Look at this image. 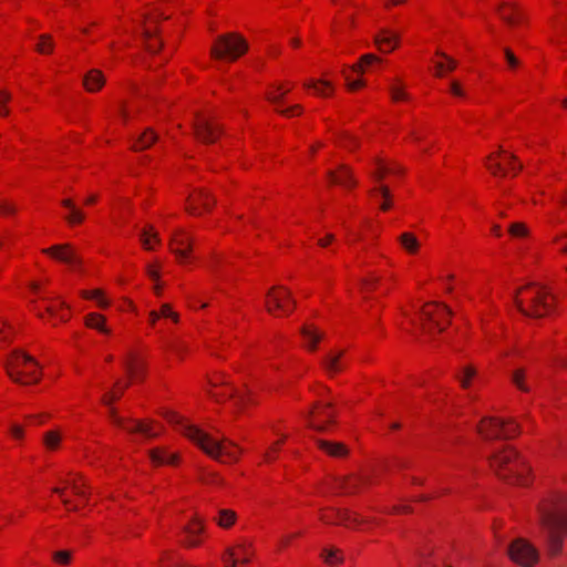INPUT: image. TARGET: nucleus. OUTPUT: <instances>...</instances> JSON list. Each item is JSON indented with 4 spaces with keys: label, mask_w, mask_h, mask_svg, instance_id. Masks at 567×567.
I'll return each instance as SVG.
<instances>
[{
    "label": "nucleus",
    "mask_w": 567,
    "mask_h": 567,
    "mask_svg": "<svg viewBox=\"0 0 567 567\" xmlns=\"http://www.w3.org/2000/svg\"><path fill=\"white\" fill-rule=\"evenodd\" d=\"M205 532L203 522L198 517L192 518L184 527L181 542L188 548L198 547L204 543Z\"/></svg>",
    "instance_id": "nucleus-28"
},
{
    "label": "nucleus",
    "mask_w": 567,
    "mask_h": 567,
    "mask_svg": "<svg viewBox=\"0 0 567 567\" xmlns=\"http://www.w3.org/2000/svg\"><path fill=\"white\" fill-rule=\"evenodd\" d=\"M400 247L410 256H416L421 250V241L412 231H404L398 237Z\"/></svg>",
    "instance_id": "nucleus-43"
},
{
    "label": "nucleus",
    "mask_w": 567,
    "mask_h": 567,
    "mask_svg": "<svg viewBox=\"0 0 567 567\" xmlns=\"http://www.w3.org/2000/svg\"><path fill=\"white\" fill-rule=\"evenodd\" d=\"M236 518L237 515L233 509H220L215 520L221 528H229L235 524Z\"/></svg>",
    "instance_id": "nucleus-58"
},
{
    "label": "nucleus",
    "mask_w": 567,
    "mask_h": 567,
    "mask_svg": "<svg viewBox=\"0 0 567 567\" xmlns=\"http://www.w3.org/2000/svg\"><path fill=\"white\" fill-rule=\"evenodd\" d=\"M261 400V388L259 385H245L240 391L236 392L235 403L246 410L259 404Z\"/></svg>",
    "instance_id": "nucleus-29"
},
{
    "label": "nucleus",
    "mask_w": 567,
    "mask_h": 567,
    "mask_svg": "<svg viewBox=\"0 0 567 567\" xmlns=\"http://www.w3.org/2000/svg\"><path fill=\"white\" fill-rule=\"evenodd\" d=\"M348 365L346 350L332 349L320 360V368L328 378L342 373Z\"/></svg>",
    "instance_id": "nucleus-24"
},
{
    "label": "nucleus",
    "mask_w": 567,
    "mask_h": 567,
    "mask_svg": "<svg viewBox=\"0 0 567 567\" xmlns=\"http://www.w3.org/2000/svg\"><path fill=\"white\" fill-rule=\"evenodd\" d=\"M61 206L68 210V214L64 215V220L68 223L69 226H80L85 221V213L80 207H78L73 199H62Z\"/></svg>",
    "instance_id": "nucleus-36"
},
{
    "label": "nucleus",
    "mask_w": 567,
    "mask_h": 567,
    "mask_svg": "<svg viewBox=\"0 0 567 567\" xmlns=\"http://www.w3.org/2000/svg\"><path fill=\"white\" fill-rule=\"evenodd\" d=\"M248 50L246 39L236 32L221 34L214 41L210 54L215 60L234 62Z\"/></svg>",
    "instance_id": "nucleus-11"
},
{
    "label": "nucleus",
    "mask_w": 567,
    "mask_h": 567,
    "mask_svg": "<svg viewBox=\"0 0 567 567\" xmlns=\"http://www.w3.org/2000/svg\"><path fill=\"white\" fill-rule=\"evenodd\" d=\"M80 296L85 300H92L96 302V306L106 310L111 307V300L106 297V293L103 289H86L80 292Z\"/></svg>",
    "instance_id": "nucleus-45"
},
{
    "label": "nucleus",
    "mask_w": 567,
    "mask_h": 567,
    "mask_svg": "<svg viewBox=\"0 0 567 567\" xmlns=\"http://www.w3.org/2000/svg\"><path fill=\"white\" fill-rule=\"evenodd\" d=\"M157 141V134L152 128H146L132 144L134 152H142L151 147Z\"/></svg>",
    "instance_id": "nucleus-48"
},
{
    "label": "nucleus",
    "mask_w": 567,
    "mask_h": 567,
    "mask_svg": "<svg viewBox=\"0 0 567 567\" xmlns=\"http://www.w3.org/2000/svg\"><path fill=\"white\" fill-rule=\"evenodd\" d=\"M68 511H79L87 504L90 488L79 473H70L61 481V486L52 488Z\"/></svg>",
    "instance_id": "nucleus-8"
},
{
    "label": "nucleus",
    "mask_w": 567,
    "mask_h": 567,
    "mask_svg": "<svg viewBox=\"0 0 567 567\" xmlns=\"http://www.w3.org/2000/svg\"><path fill=\"white\" fill-rule=\"evenodd\" d=\"M13 95L12 93L3 87L0 86V117L6 118L9 117L11 114V107L10 103L12 102Z\"/></svg>",
    "instance_id": "nucleus-56"
},
{
    "label": "nucleus",
    "mask_w": 567,
    "mask_h": 567,
    "mask_svg": "<svg viewBox=\"0 0 567 567\" xmlns=\"http://www.w3.org/2000/svg\"><path fill=\"white\" fill-rule=\"evenodd\" d=\"M73 560V551L68 549L56 550L52 553V561L61 567L71 565Z\"/></svg>",
    "instance_id": "nucleus-62"
},
{
    "label": "nucleus",
    "mask_w": 567,
    "mask_h": 567,
    "mask_svg": "<svg viewBox=\"0 0 567 567\" xmlns=\"http://www.w3.org/2000/svg\"><path fill=\"white\" fill-rule=\"evenodd\" d=\"M382 276L377 272H369L361 280V288L364 292L377 291L381 287Z\"/></svg>",
    "instance_id": "nucleus-54"
},
{
    "label": "nucleus",
    "mask_w": 567,
    "mask_h": 567,
    "mask_svg": "<svg viewBox=\"0 0 567 567\" xmlns=\"http://www.w3.org/2000/svg\"><path fill=\"white\" fill-rule=\"evenodd\" d=\"M302 347L309 351L318 350L319 343L323 340L324 333L313 323H305L300 330Z\"/></svg>",
    "instance_id": "nucleus-30"
},
{
    "label": "nucleus",
    "mask_w": 567,
    "mask_h": 567,
    "mask_svg": "<svg viewBox=\"0 0 567 567\" xmlns=\"http://www.w3.org/2000/svg\"><path fill=\"white\" fill-rule=\"evenodd\" d=\"M508 234L513 238H525L528 236V228L525 223H512L508 227Z\"/></svg>",
    "instance_id": "nucleus-64"
},
{
    "label": "nucleus",
    "mask_w": 567,
    "mask_h": 567,
    "mask_svg": "<svg viewBox=\"0 0 567 567\" xmlns=\"http://www.w3.org/2000/svg\"><path fill=\"white\" fill-rule=\"evenodd\" d=\"M478 435L486 441L513 440L520 434V426L513 419L485 416L476 426Z\"/></svg>",
    "instance_id": "nucleus-10"
},
{
    "label": "nucleus",
    "mask_w": 567,
    "mask_h": 567,
    "mask_svg": "<svg viewBox=\"0 0 567 567\" xmlns=\"http://www.w3.org/2000/svg\"><path fill=\"white\" fill-rule=\"evenodd\" d=\"M125 370L131 382L142 381L145 374L144 359L137 353H128L125 359Z\"/></svg>",
    "instance_id": "nucleus-33"
},
{
    "label": "nucleus",
    "mask_w": 567,
    "mask_h": 567,
    "mask_svg": "<svg viewBox=\"0 0 567 567\" xmlns=\"http://www.w3.org/2000/svg\"><path fill=\"white\" fill-rule=\"evenodd\" d=\"M150 460L154 466L172 465L179 463V454L167 447H154L148 451Z\"/></svg>",
    "instance_id": "nucleus-34"
},
{
    "label": "nucleus",
    "mask_w": 567,
    "mask_h": 567,
    "mask_svg": "<svg viewBox=\"0 0 567 567\" xmlns=\"http://www.w3.org/2000/svg\"><path fill=\"white\" fill-rule=\"evenodd\" d=\"M215 198L205 189L193 190L186 199V210L194 216L209 213L215 206Z\"/></svg>",
    "instance_id": "nucleus-23"
},
{
    "label": "nucleus",
    "mask_w": 567,
    "mask_h": 567,
    "mask_svg": "<svg viewBox=\"0 0 567 567\" xmlns=\"http://www.w3.org/2000/svg\"><path fill=\"white\" fill-rule=\"evenodd\" d=\"M140 243L143 249L148 251H155L161 246V238L158 231L152 225L143 227L140 234Z\"/></svg>",
    "instance_id": "nucleus-41"
},
{
    "label": "nucleus",
    "mask_w": 567,
    "mask_h": 567,
    "mask_svg": "<svg viewBox=\"0 0 567 567\" xmlns=\"http://www.w3.org/2000/svg\"><path fill=\"white\" fill-rule=\"evenodd\" d=\"M254 556L252 544L248 540H240L225 550L221 561L225 567H246L251 563Z\"/></svg>",
    "instance_id": "nucleus-16"
},
{
    "label": "nucleus",
    "mask_w": 567,
    "mask_h": 567,
    "mask_svg": "<svg viewBox=\"0 0 567 567\" xmlns=\"http://www.w3.org/2000/svg\"><path fill=\"white\" fill-rule=\"evenodd\" d=\"M303 87L311 94L319 97H330L333 95L334 86L327 80H307L303 82Z\"/></svg>",
    "instance_id": "nucleus-38"
},
{
    "label": "nucleus",
    "mask_w": 567,
    "mask_h": 567,
    "mask_svg": "<svg viewBox=\"0 0 567 567\" xmlns=\"http://www.w3.org/2000/svg\"><path fill=\"white\" fill-rule=\"evenodd\" d=\"M515 302L522 313L533 318L548 316L555 308L554 295L547 287L535 282L520 287Z\"/></svg>",
    "instance_id": "nucleus-4"
},
{
    "label": "nucleus",
    "mask_w": 567,
    "mask_h": 567,
    "mask_svg": "<svg viewBox=\"0 0 567 567\" xmlns=\"http://www.w3.org/2000/svg\"><path fill=\"white\" fill-rule=\"evenodd\" d=\"M16 336L14 327L4 318L0 317V344L10 343Z\"/></svg>",
    "instance_id": "nucleus-60"
},
{
    "label": "nucleus",
    "mask_w": 567,
    "mask_h": 567,
    "mask_svg": "<svg viewBox=\"0 0 567 567\" xmlns=\"http://www.w3.org/2000/svg\"><path fill=\"white\" fill-rule=\"evenodd\" d=\"M161 13L157 9H152L144 14L142 25V34L147 51L156 53L163 45L162 39L158 37V19Z\"/></svg>",
    "instance_id": "nucleus-18"
},
{
    "label": "nucleus",
    "mask_w": 567,
    "mask_h": 567,
    "mask_svg": "<svg viewBox=\"0 0 567 567\" xmlns=\"http://www.w3.org/2000/svg\"><path fill=\"white\" fill-rule=\"evenodd\" d=\"M540 525L546 530V553L561 555L567 537V494L554 492L538 504Z\"/></svg>",
    "instance_id": "nucleus-2"
},
{
    "label": "nucleus",
    "mask_w": 567,
    "mask_h": 567,
    "mask_svg": "<svg viewBox=\"0 0 567 567\" xmlns=\"http://www.w3.org/2000/svg\"><path fill=\"white\" fill-rule=\"evenodd\" d=\"M293 87L291 82H281L271 84L267 92L266 99L276 107V111H279L282 105V99L286 94H288Z\"/></svg>",
    "instance_id": "nucleus-37"
},
{
    "label": "nucleus",
    "mask_w": 567,
    "mask_h": 567,
    "mask_svg": "<svg viewBox=\"0 0 567 567\" xmlns=\"http://www.w3.org/2000/svg\"><path fill=\"white\" fill-rule=\"evenodd\" d=\"M336 412L331 403L316 402L308 415V424L316 431H328L334 424Z\"/></svg>",
    "instance_id": "nucleus-20"
},
{
    "label": "nucleus",
    "mask_w": 567,
    "mask_h": 567,
    "mask_svg": "<svg viewBox=\"0 0 567 567\" xmlns=\"http://www.w3.org/2000/svg\"><path fill=\"white\" fill-rule=\"evenodd\" d=\"M378 50L382 53L392 52L399 44V37L390 30H381L374 39Z\"/></svg>",
    "instance_id": "nucleus-40"
},
{
    "label": "nucleus",
    "mask_w": 567,
    "mask_h": 567,
    "mask_svg": "<svg viewBox=\"0 0 567 567\" xmlns=\"http://www.w3.org/2000/svg\"><path fill=\"white\" fill-rule=\"evenodd\" d=\"M317 446L320 451L333 457H343L348 454L347 446L339 442L318 440Z\"/></svg>",
    "instance_id": "nucleus-46"
},
{
    "label": "nucleus",
    "mask_w": 567,
    "mask_h": 567,
    "mask_svg": "<svg viewBox=\"0 0 567 567\" xmlns=\"http://www.w3.org/2000/svg\"><path fill=\"white\" fill-rule=\"evenodd\" d=\"M390 96L392 102L401 103L408 102L410 96L405 91V85L400 79H394L389 87Z\"/></svg>",
    "instance_id": "nucleus-50"
},
{
    "label": "nucleus",
    "mask_w": 567,
    "mask_h": 567,
    "mask_svg": "<svg viewBox=\"0 0 567 567\" xmlns=\"http://www.w3.org/2000/svg\"><path fill=\"white\" fill-rule=\"evenodd\" d=\"M451 323V311L442 302H426L410 319L409 324L421 332L435 336L443 332Z\"/></svg>",
    "instance_id": "nucleus-5"
},
{
    "label": "nucleus",
    "mask_w": 567,
    "mask_h": 567,
    "mask_svg": "<svg viewBox=\"0 0 567 567\" xmlns=\"http://www.w3.org/2000/svg\"><path fill=\"white\" fill-rule=\"evenodd\" d=\"M485 166L496 177L516 176L522 169V164L509 152L499 150L489 154Z\"/></svg>",
    "instance_id": "nucleus-14"
},
{
    "label": "nucleus",
    "mask_w": 567,
    "mask_h": 567,
    "mask_svg": "<svg viewBox=\"0 0 567 567\" xmlns=\"http://www.w3.org/2000/svg\"><path fill=\"white\" fill-rule=\"evenodd\" d=\"M382 63L383 60L373 53L363 54L355 64L343 71L348 90L358 92L365 85L362 79L352 80L353 74L360 75L375 71L381 68Z\"/></svg>",
    "instance_id": "nucleus-15"
},
{
    "label": "nucleus",
    "mask_w": 567,
    "mask_h": 567,
    "mask_svg": "<svg viewBox=\"0 0 567 567\" xmlns=\"http://www.w3.org/2000/svg\"><path fill=\"white\" fill-rule=\"evenodd\" d=\"M492 471L509 484L528 486L533 471L528 461L513 446H505L489 457Z\"/></svg>",
    "instance_id": "nucleus-3"
},
{
    "label": "nucleus",
    "mask_w": 567,
    "mask_h": 567,
    "mask_svg": "<svg viewBox=\"0 0 567 567\" xmlns=\"http://www.w3.org/2000/svg\"><path fill=\"white\" fill-rule=\"evenodd\" d=\"M320 557L329 566H337L343 561V553L338 548H323Z\"/></svg>",
    "instance_id": "nucleus-55"
},
{
    "label": "nucleus",
    "mask_w": 567,
    "mask_h": 567,
    "mask_svg": "<svg viewBox=\"0 0 567 567\" xmlns=\"http://www.w3.org/2000/svg\"><path fill=\"white\" fill-rule=\"evenodd\" d=\"M109 419L114 426L137 439L152 440L163 433V426L159 422L151 419L124 417L114 408L110 409Z\"/></svg>",
    "instance_id": "nucleus-9"
},
{
    "label": "nucleus",
    "mask_w": 567,
    "mask_h": 567,
    "mask_svg": "<svg viewBox=\"0 0 567 567\" xmlns=\"http://www.w3.org/2000/svg\"><path fill=\"white\" fill-rule=\"evenodd\" d=\"M8 377L22 385L38 383L42 377V371L37 360L23 351H12L4 364Z\"/></svg>",
    "instance_id": "nucleus-7"
},
{
    "label": "nucleus",
    "mask_w": 567,
    "mask_h": 567,
    "mask_svg": "<svg viewBox=\"0 0 567 567\" xmlns=\"http://www.w3.org/2000/svg\"><path fill=\"white\" fill-rule=\"evenodd\" d=\"M508 556L514 563L523 567H533L539 560L537 548L524 538H517L511 543Z\"/></svg>",
    "instance_id": "nucleus-17"
},
{
    "label": "nucleus",
    "mask_w": 567,
    "mask_h": 567,
    "mask_svg": "<svg viewBox=\"0 0 567 567\" xmlns=\"http://www.w3.org/2000/svg\"><path fill=\"white\" fill-rule=\"evenodd\" d=\"M193 244V235L186 229L177 228L173 231L169 240V249L175 255L178 264L185 265L190 261Z\"/></svg>",
    "instance_id": "nucleus-19"
},
{
    "label": "nucleus",
    "mask_w": 567,
    "mask_h": 567,
    "mask_svg": "<svg viewBox=\"0 0 567 567\" xmlns=\"http://www.w3.org/2000/svg\"><path fill=\"white\" fill-rule=\"evenodd\" d=\"M374 166L372 177L377 183H380V185L371 188L369 196L371 202L379 204L380 210L385 213L392 208L393 203L390 188L382 182L400 177L403 174V168L394 162L382 158H378Z\"/></svg>",
    "instance_id": "nucleus-6"
},
{
    "label": "nucleus",
    "mask_w": 567,
    "mask_h": 567,
    "mask_svg": "<svg viewBox=\"0 0 567 567\" xmlns=\"http://www.w3.org/2000/svg\"><path fill=\"white\" fill-rule=\"evenodd\" d=\"M513 384L522 392H529V386L526 381V371L524 369H516L512 375Z\"/></svg>",
    "instance_id": "nucleus-63"
},
{
    "label": "nucleus",
    "mask_w": 567,
    "mask_h": 567,
    "mask_svg": "<svg viewBox=\"0 0 567 567\" xmlns=\"http://www.w3.org/2000/svg\"><path fill=\"white\" fill-rule=\"evenodd\" d=\"M302 536L301 532H293V533H287L281 535L276 544V550L278 553H282L286 549H288L293 542H296L298 538Z\"/></svg>",
    "instance_id": "nucleus-59"
},
{
    "label": "nucleus",
    "mask_w": 567,
    "mask_h": 567,
    "mask_svg": "<svg viewBox=\"0 0 567 567\" xmlns=\"http://www.w3.org/2000/svg\"><path fill=\"white\" fill-rule=\"evenodd\" d=\"M161 567H195L196 565L189 564L179 559L174 553H164L159 559Z\"/></svg>",
    "instance_id": "nucleus-57"
},
{
    "label": "nucleus",
    "mask_w": 567,
    "mask_h": 567,
    "mask_svg": "<svg viewBox=\"0 0 567 567\" xmlns=\"http://www.w3.org/2000/svg\"><path fill=\"white\" fill-rule=\"evenodd\" d=\"M270 430L277 439L269 445L264 454L265 463H272L278 458V455L286 443V440L290 435L286 429V425L279 421L271 424Z\"/></svg>",
    "instance_id": "nucleus-26"
},
{
    "label": "nucleus",
    "mask_w": 567,
    "mask_h": 567,
    "mask_svg": "<svg viewBox=\"0 0 567 567\" xmlns=\"http://www.w3.org/2000/svg\"><path fill=\"white\" fill-rule=\"evenodd\" d=\"M477 377V370L474 365L467 364L462 368L457 374L460 385L463 389H470L473 385L474 380Z\"/></svg>",
    "instance_id": "nucleus-51"
},
{
    "label": "nucleus",
    "mask_w": 567,
    "mask_h": 567,
    "mask_svg": "<svg viewBox=\"0 0 567 567\" xmlns=\"http://www.w3.org/2000/svg\"><path fill=\"white\" fill-rule=\"evenodd\" d=\"M503 52H504V59H505V62H506V65H507V70L511 71V72L518 71L522 68V65H523V63L519 60V58L516 56V54L514 53V51L509 47H505L503 49Z\"/></svg>",
    "instance_id": "nucleus-61"
},
{
    "label": "nucleus",
    "mask_w": 567,
    "mask_h": 567,
    "mask_svg": "<svg viewBox=\"0 0 567 567\" xmlns=\"http://www.w3.org/2000/svg\"><path fill=\"white\" fill-rule=\"evenodd\" d=\"M328 179L330 184L338 185L347 189H352L358 184L351 168L347 165H340L336 169L329 171Z\"/></svg>",
    "instance_id": "nucleus-31"
},
{
    "label": "nucleus",
    "mask_w": 567,
    "mask_h": 567,
    "mask_svg": "<svg viewBox=\"0 0 567 567\" xmlns=\"http://www.w3.org/2000/svg\"><path fill=\"white\" fill-rule=\"evenodd\" d=\"M342 526L359 532H369L382 526L384 520L374 516H364L360 513L346 509Z\"/></svg>",
    "instance_id": "nucleus-25"
},
{
    "label": "nucleus",
    "mask_w": 567,
    "mask_h": 567,
    "mask_svg": "<svg viewBox=\"0 0 567 567\" xmlns=\"http://www.w3.org/2000/svg\"><path fill=\"white\" fill-rule=\"evenodd\" d=\"M163 417L183 436L223 464L237 463L244 453V450L235 442L206 433L176 411L166 410L163 412Z\"/></svg>",
    "instance_id": "nucleus-1"
},
{
    "label": "nucleus",
    "mask_w": 567,
    "mask_h": 567,
    "mask_svg": "<svg viewBox=\"0 0 567 567\" xmlns=\"http://www.w3.org/2000/svg\"><path fill=\"white\" fill-rule=\"evenodd\" d=\"M128 386L127 383H123L122 381H117L113 389L110 392H106L102 396V403L104 405H112L115 401L120 400L123 395L125 389Z\"/></svg>",
    "instance_id": "nucleus-53"
},
{
    "label": "nucleus",
    "mask_w": 567,
    "mask_h": 567,
    "mask_svg": "<svg viewBox=\"0 0 567 567\" xmlns=\"http://www.w3.org/2000/svg\"><path fill=\"white\" fill-rule=\"evenodd\" d=\"M41 252L55 261L70 266H74L80 262L75 249L71 244L53 245L48 248H42Z\"/></svg>",
    "instance_id": "nucleus-27"
},
{
    "label": "nucleus",
    "mask_w": 567,
    "mask_h": 567,
    "mask_svg": "<svg viewBox=\"0 0 567 567\" xmlns=\"http://www.w3.org/2000/svg\"><path fill=\"white\" fill-rule=\"evenodd\" d=\"M32 310L38 318L53 327L68 322L72 317L70 307L60 298L39 296V298L33 301Z\"/></svg>",
    "instance_id": "nucleus-12"
},
{
    "label": "nucleus",
    "mask_w": 567,
    "mask_h": 567,
    "mask_svg": "<svg viewBox=\"0 0 567 567\" xmlns=\"http://www.w3.org/2000/svg\"><path fill=\"white\" fill-rule=\"evenodd\" d=\"M194 134L203 143H215L221 134V126L216 118L204 113L197 114L194 121Z\"/></svg>",
    "instance_id": "nucleus-21"
},
{
    "label": "nucleus",
    "mask_w": 567,
    "mask_h": 567,
    "mask_svg": "<svg viewBox=\"0 0 567 567\" xmlns=\"http://www.w3.org/2000/svg\"><path fill=\"white\" fill-rule=\"evenodd\" d=\"M346 508L328 507L319 513V520L326 525H340L343 524Z\"/></svg>",
    "instance_id": "nucleus-44"
},
{
    "label": "nucleus",
    "mask_w": 567,
    "mask_h": 567,
    "mask_svg": "<svg viewBox=\"0 0 567 567\" xmlns=\"http://www.w3.org/2000/svg\"><path fill=\"white\" fill-rule=\"evenodd\" d=\"M105 76L99 69L87 71L83 76V87L89 93H96L105 85Z\"/></svg>",
    "instance_id": "nucleus-39"
},
{
    "label": "nucleus",
    "mask_w": 567,
    "mask_h": 567,
    "mask_svg": "<svg viewBox=\"0 0 567 567\" xmlns=\"http://www.w3.org/2000/svg\"><path fill=\"white\" fill-rule=\"evenodd\" d=\"M267 311L277 318L289 316L296 307L290 291L284 286L271 287L265 298Z\"/></svg>",
    "instance_id": "nucleus-13"
},
{
    "label": "nucleus",
    "mask_w": 567,
    "mask_h": 567,
    "mask_svg": "<svg viewBox=\"0 0 567 567\" xmlns=\"http://www.w3.org/2000/svg\"><path fill=\"white\" fill-rule=\"evenodd\" d=\"M499 19L509 28H523L528 24V18L523 8L512 1H504L497 8Z\"/></svg>",
    "instance_id": "nucleus-22"
},
{
    "label": "nucleus",
    "mask_w": 567,
    "mask_h": 567,
    "mask_svg": "<svg viewBox=\"0 0 567 567\" xmlns=\"http://www.w3.org/2000/svg\"><path fill=\"white\" fill-rule=\"evenodd\" d=\"M84 324L89 329L97 330L103 334H110L111 330L106 327L105 316L99 312H90L84 317Z\"/></svg>",
    "instance_id": "nucleus-47"
},
{
    "label": "nucleus",
    "mask_w": 567,
    "mask_h": 567,
    "mask_svg": "<svg viewBox=\"0 0 567 567\" xmlns=\"http://www.w3.org/2000/svg\"><path fill=\"white\" fill-rule=\"evenodd\" d=\"M43 445L49 451L59 450L62 441V433L60 430H50L43 434Z\"/></svg>",
    "instance_id": "nucleus-52"
},
{
    "label": "nucleus",
    "mask_w": 567,
    "mask_h": 567,
    "mask_svg": "<svg viewBox=\"0 0 567 567\" xmlns=\"http://www.w3.org/2000/svg\"><path fill=\"white\" fill-rule=\"evenodd\" d=\"M372 484L371 480L364 474H351L344 476L340 488L344 494H355L364 491Z\"/></svg>",
    "instance_id": "nucleus-32"
},
{
    "label": "nucleus",
    "mask_w": 567,
    "mask_h": 567,
    "mask_svg": "<svg viewBox=\"0 0 567 567\" xmlns=\"http://www.w3.org/2000/svg\"><path fill=\"white\" fill-rule=\"evenodd\" d=\"M208 393L210 398L218 403L225 402L228 399L235 400L236 395V391L229 381L221 383L215 382L214 388L208 389Z\"/></svg>",
    "instance_id": "nucleus-42"
},
{
    "label": "nucleus",
    "mask_w": 567,
    "mask_h": 567,
    "mask_svg": "<svg viewBox=\"0 0 567 567\" xmlns=\"http://www.w3.org/2000/svg\"><path fill=\"white\" fill-rule=\"evenodd\" d=\"M55 49V41L50 33H42L38 37L34 51L41 55H51Z\"/></svg>",
    "instance_id": "nucleus-49"
},
{
    "label": "nucleus",
    "mask_w": 567,
    "mask_h": 567,
    "mask_svg": "<svg viewBox=\"0 0 567 567\" xmlns=\"http://www.w3.org/2000/svg\"><path fill=\"white\" fill-rule=\"evenodd\" d=\"M434 75L444 78L457 66V61L443 52H436L432 59Z\"/></svg>",
    "instance_id": "nucleus-35"
}]
</instances>
